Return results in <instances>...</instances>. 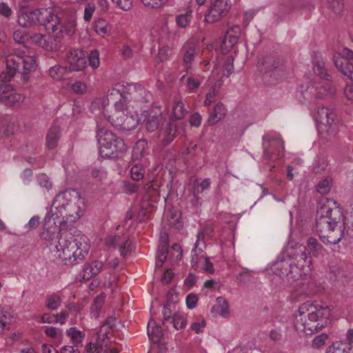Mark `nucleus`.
<instances>
[{
	"instance_id": "864d4df0",
	"label": "nucleus",
	"mask_w": 353,
	"mask_h": 353,
	"mask_svg": "<svg viewBox=\"0 0 353 353\" xmlns=\"http://www.w3.org/2000/svg\"><path fill=\"white\" fill-rule=\"evenodd\" d=\"M72 91L77 94H83L87 90V85L81 81H77L70 86Z\"/></svg>"
},
{
	"instance_id": "a19ab883",
	"label": "nucleus",
	"mask_w": 353,
	"mask_h": 353,
	"mask_svg": "<svg viewBox=\"0 0 353 353\" xmlns=\"http://www.w3.org/2000/svg\"><path fill=\"white\" fill-rule=\"evenodd\" d=\"M169 323H172L176 330H182L186 326L187 321L182 316L174 313Z\"/></svg>"
},
{
	"instance_id": "7c9ffc66",
	"label": "nucleus",
	"mask_w": 353,
	"mask_h": 353,
	"mask_svg": "<svg viewBox=\"0 0 353 353\" xmlns=\"http://www.w3.org/2000/svg\"><path fill=\"white\" fill-rule=\"evenodd\" d=\"M201 243L196 241L194 247L192 250L191 265L195 270L199 268V263L202 257L201 254L203 252V247H199ZM201 245H203L201 244Z\"/></svg>"
},
{
	"instance_id": "a211bd4d",
	"label": "nucleus",
	"mask_w": 353,
	"mask_h": 353,
	"mask_svg": "<svg viewBox=\"0 0 353 353\" xmlns=\"http://www.w3.org/2000/svg\"><path fill=\"white\" fill-rule=\"evenodd\" d=\"M141 118L144 119L147 130L154 132L161 122L162 114H157V112H141Z\"/></svg>"
},
{
	"instance_id": "338daca9",
	"label": "nucleus",
	"mask_w": 353,
	"mask_h": 353,
	"mask_svg": "<svg viewBox=\"0 0 353 353\" xmlns=\"http://www.w3.org/2000/svg\"><path fill=\"white\" fill-rule=\"evenodd\" d=\"M201 83L198 79L189 77L186 81V86L190 90H195L200 85Z\"/></svg>"
},
{
	"instance_id": "aec40b11",
	"label": "nucleus",
	"mask_w": 353,
	"mask_h": 353,
	"mask_svg": "<svg viewBox=\"0 0 353 353\" xmlns=\"http://www.w3.org/2000/svg\"><path fill=\"white\" fill-rule=\"evenodd\" d=\"M334 62L336 67L348 79L353 81V65L349 64L348 60L343 56H334Z\"/></svg>"
},
{
	"instance_id": "6e6552de",
	"label": "nucleus",
	"mask_w": 353,
	"mask_h": 353,
	"mask_svg": "<svg viewBox=\"0 0 353 353\" xmlns=\"http://www.w3.org/2000/svg\"><path fill=\"white\" fill-rule=\"evenodd\" d=\"M262 64L266 70L263 74V80L268 85L276 84L290 74V68L287 67L283 59L267 57Z\"/></svg>"
},
{
	"instance_id": "49530a36",
	"label": "nucleus",
	"mask_w": 353,
	"mask_h": 353,
	"mask_svg": "<svg viewBox=\"0 0 353 353\" xmlns=\"http://www.w3.org/2000/svg\"><path fill=\"white\" fill-rule=\"evenodd\" d=\"M28 34L24 30L19 29L14 32L13 39L18 43H24L29 39Z\"/></svg>"
},
{
	"instance_id": "5fc2aeb1",
	"label": "nucleus",
	"mask_w": 353,
	"mask_h": 353,
	"mask_svg": "<svg viewBox=\"0 0 353 353\" xmlns=\"http://www.w3.org/2000/svg\"><path fill=\"white\" fill-rule=\"evenodd\" d=\"M138 97L139 103H150L152 101V95L150 92H146L145 90L139 86V90L138 93Z\"/></svg>"
},
{
	"instance_id": "09e8293b",
	"label": "nucleus",
	"mask_w": 353,
	"mask_h": 353,
	"mask_svg": "<svg viewBox=\"0 0 353 353\" xmlns=\"http://www.w3.org/2000/svg\"><path fill=\"white\" fill-rule=\"evenodd\" d=\"M96 32L101 36H104L108 32L107 22L103 19H98L94 24Z\"/></svg>"
},
{
	"instance_id": "f704fd0d",
	"label": "nucleus",
	"mask_w": 353,
	"mask_h": 353,
	"mask_svg": "<svg viewBox=\"0 0 353 353\" xmlns=\"http://www.w3.org/2000/svg\"><path fill=\"white\" fill-rule=\"evenodd\" d=\"M214 229L213 227L211 225H207L204 226L202 231H200L197 233L196 237V242H199V243L203 245V247L205 248V242L204 239L205 236H208L209 238L212 237L213 235Z\"/></svg>"
},
{
	"instance_id": "c85d7f7f",
	"label": "nucleus",
	"mask_w": 353,
	"mask_h": 353,
	"mask_svg": "<svg viewBox=\"0 0 353 353\" xmlns=\"http://www.w3.org/2000/svg\"><path fill=\"white\" fill-rule=\"evenodd\" d=\"M148 143L145 140H139L132 150V158L134 160L141 159L145 154Z\"/></svg>"
},
{
	"instance_id": "bf43d9fd",
	"label": "nucleus",
	"mask_w": 353,
	"mask_h": 353,
	"mask_svg": "<svg viewBox=\"0 0 353 353\" xmlns=\"http://www.w3.org/2000/svg\"><path fill=\"white\" fill-rule=\"evenodd\" d=\"M211 184L210 179H205L201 183H198L194 188V191L197 193H202L204 190H208Z\"/></svg>"
},
{
	"instance_id": "69168bd1",
	"label": "nucleus",
	"mask_w": 353,
	"mask_h": 353,
	"mask_svg": "<svg viewBox=\"0 0 353 353\" xmlns=\"http://www.w3.org/2000/svg\"><path fill=\"white\" fill-rule=\"evenodd\" d=\"M198 302V296L194 294H189L186 296V305L188 309H193Z\"/></svg>"
},
{
	"instance_id": "3c124183",
	"label": "nucleus",
	"mask_w": 353,
	"mask_h": 353,
	"mask_svg": "<svg viewBox=\"0 0 353 353\" xmlns=\"http://www.w3.org/2000/svg\"><path fill=\"white\" fill-rule=\"evenodd\" d=\"M89 65L94 69L99 66V53L97 50H92L88 57Z\"/></svg>"
},
{
	"instance_id": "473e14b6",
	"label": "nucleus",
	"mask_w": 353,
	"mask_h": 353,
	"mask_svg": "<svg viewBox=\"0 0 353 353\" xmlns=\"http://www.w3.org/2000/svg\"><path fill=\"white\" fill-rule=\"evenodd\" d=\"M61 298L59 293H53L46 298V306L51 310H56L61 305Z\"/></svg>"
},
{
	"instance_id": "b1692460",
	"label": "nucleus",
	"mask_w": 353,
	"mask_h": 353,
	"mask_svg": "<svg viewBox=\"0 0 353 353\" xmlns=\"http://www.w3.org/2000/svg\"><path fill=\"white\" fill-rule=\"evenodd\" d=\"M148 335L150 339L154 343H159L163 336V330L161 325L151 319L148 323Z\"/></svg>"
},
{
	"instance_id": "bb28decb",
	"label": "nucleus",
	"mask_w": 353,
	"mask_h": 353,
	"mask_svg": "<svg viewBox=\"0 0 353 353\" xmlns=\"http://www.w3.org/2000/svg\"><path fill=\"white\" fill-rule=\"evenodd\" d=\"M231 34L226 33L221 41V49L223 53H226L231 50L239 40L236 36H232Z\"/></svg>"
},
{
	"instance_id": "ea45409f",
	"label": "nucleus",
	"mask_w": 353,
	"mask_h": 353,
	"mask_svg": "<svg viewBox=\"0 0 353 353\" xmlns=\"http://www.w3.org/2000/svg\"><path fill=\"white\" fill-rule=\"evenodd\" d=\"M145 173L144 168L140 164H136L131 168V177L134 181H139L143 178Z\"/></svg>"
},
{
	"instance_id": "37998d69",
	"label": "nucleus",
	"mask_w": 353,
	"mask_h": 353,
	"mask_svg": "<svg viewBox=\"0 0 353 353\" xmlns=\"http://www.w3.org/2000/svg\"><path fill=\"white\" fill-rule=\"evenodd\" d=\"M168 248L163 247H158L157 254V267H161L163 263L166 261L168 256Z\"/></svg>"
},
{
	"instance_id": "79ce46f5",
	"label": "nucleus",
	"mask_w": 353,
	"mask_h": 353,
	"mask_svg": "<svg viewBox=\"0 0 353 353\" xmlns=\"http://www.w3.org/2000/svg\"><path fill=\"white\" fill-rule=\"evenodd\" d=\"M234 57L232 56H228L226 57L223 65V75L225 77H229L234 71Z\"/></svg>"
},
{
	"instance_id": "412c9836",
	"label": "nucleus",
	"mask_w": 353,
	"mask_h": 353,
	"mask_svg": "<svg viewBox=\"0 0 353 353\" xmlns=\"http://www.w3.org/2000/svg\"><path fill=\"white\" fill-rule=\"evenodd\" d=\"M19 58L21 60V62L17 64L18 70L22 66L21 78L24 82H27L30 79V73L35 68V61L30 57L26 58L19 57Z\"/></svg>"
},
{
	"instance_id": "f257e3e1",
	"label": "nucleus",
	"mask_w": 353,
	"mask_h": 353,
	"mask_svg": "<svg viewBox=\"0 0 353 353\" xmlns=\"http://www.w3.org/2000/svg\"><path fill=\"white\" fill-rule=\"evenodd\" d=\"M55 216L51 211L44 219V225L41 236L54 245L58 257L65 265H74L82 262L90 250L87 237L79 232L72 233L70 231L59 230L56 225Z\"/></svg>"
},
{
	"instance_id": "cd10ccee",
	"label": "nucleus",
	"mask_w": 353,
	"mask_h": 353,
	"mask_svg": "<svg viewBox=\"0 0 353 353\" xmlns=\"http://www.w3.org/2000/svg\"><path fill=\"white\" fill-rule=\"evenodd\" d=\"M105 295L103 293L99 294L94 300L90 306V314L95 319L99 317L101 308L103 305Z\"/></svg>"
},
{
	"instance_id": "4be33fe9",
	"label": "nucleus",
	"mask_w": 353,
	"mask_h": 353,
	"mask_svg": "<svg viewBox=\"0 0 353 353\" xmlns=\"http://www.w3.org/2000/svg\"><path fill=\"white\" fill-rule=\"evenodd\" d=\"M141 121L137 112H126L121 130L130 131L136 128Z\"/></svg>"
},
{
	"instance_id": "4d7b16f0",
	"label": "nucleus",
	"mask_w": 353,
	"mask_h": 353,
	"mask_svg": "<svg viewBox=\"0 0 353 353\" xmlns=\"http://www.w3.org/2000/svg\"><path fill=\"white\" fill-rule=\"evenodd\" d=\"M112 1L117 8L125 11L129 10L132 5L131 0H112Z\"/></svg>"
},
{
	"instance_id": "f3484780",
	"label": "nucleus",
	"mask_w": 353,
	"mask_h": 353,
	"mask_svg": "<svg viewBox=\"0 0 353 353\" xmlns=\"http://www.w3.org/2000/svg\"><path fill=\"white\" fill-rule=\"evenodd\" d=\"M196 44L194 42L190 41L185 42L181 48V55L187 72L192 67V63L196 54Z\"/></svg>"
},
{
	"instance_id": "e2e57ef3",
	"label": "nucleus",
	"mask_w": 353,
	"mask_h": 353,
	"mask_svg": "<svg viewBox=\"0 0 353 353\" xmlns=\"http://www.w3.org/2000/svg\"><path fill=\"white\" fill-rule=\"evenodd\" d=\"M327 339V335L326 334H321L316 336L313 341L312 346L315 348H319L324 345L325 341Z\"/></svg>"
},
{
	"instance_id": "6e6d98bb",
	"label": "nucleus",
	"mask_w": 353,
	"mask_h": 353,
	"mask_svg": "<svg viewBox=\"0 0 353 353\" xmlns=\"http://www.w3.org/2000/svg\"><path fill=\"white\" fill-rule=\"evenodd\" d=\"M190 21V15L188 13L178 15L176 17V22L177 25L181 28L186 27Z\"/></svg>"
},
{
	"instance_id": "58836bf2",
	"label": "nucleus",
	"mask_w": 353,
	"mask_h": 353,
	"mask_svg": "<svg viewBox=\"0 0 353 353\" xmlns=\"http://www.w3.org/2000/svg\"><path fill=\"white\" fill-rule=\"evenodd\" d=\"M66 72L65 68L60 65H54L49 70L50 76L56 81H60L63 78L64 74Z\"/></svg>"
},
{
	"instance_id": "39448f33",
	"label": "nucleus",
	"mask_w": 353,
	"mask_h": 353,
	"mask_svg": "<svg viewBox=\"0 0 353 353\" xmlns=\"http://www.w3.org/2000/svg\"><path fill=\"white\" fill-rule=\"evenodd\" d=\"M18 23L21 27H31L34 26H44L46 29L52 32L61 28L59 24V18L46 8H37L28 10L26 8L20 9L18 16Z\"/></svg>"
},
{
	"instance_id": "423d86ee",
	"label": "nucleus",
	"mask_w": 353,
	"mask_h": 353,
	"mask_svg": "<svg viewBox=\"0 0 353 353\" xmlns=\"http://www.w3.org/2000/svg\"><path fill=\"white\" fill-rule=\"evenodd\" d=\"M97 137L99 144V154L102 158L114 159L127 150L121 138L105 128L97 130Z\"/></svg>"
},
{
	"instance_id": "9d476101",
	"label": "nucleus",
	"mask_w": 353,
	"mask_h": 353,
	"mask_svg": "<svg viewBox=\"0 0 353 353\" xmlns=\"http://www.w3.org/2000/svg\"><path fill=\"white\" fill-rule=\"evenodd\" d=\"M272 268L276 275L286 276L290 283L298 281L301 279V270L299 267L294 266L293 262L287 256L286 249L279 254Z\"/></svg>"
},
{
	"instance_id": "c03bdc74",
	"label": "nucleus",
	"mask_w": 353,
	"mask_h": 353,
	"mask_svg": "<svg viewBox=\"0 0 353 353\" xmlns=\"http://www.w3.org/2000/svg\"><path fill=\"white\" fill-rule=\"evenodd\" d=\"M216 305L219 310L221 316L225 317L229 312V307L227 301L222 296L216 298Z\"/></svg>"
},
{
	"instance_id": "774afa93",
	"label": "nucleus",
	"mask_w": 353,
	"mask_h": 353,
	"mask_svg": "<svg viewBox=\"0 0 353 353\" xmlns=\"http://www.w3.org/2000/svg\"><path fill=\"white\" fill-rule=\"evenodd\" d=\"M95 353H118V350L116 348H109L107 346L103 347L98 345H94Z\"/></svg>"
},
{
	"instance_id": "8fccbe9b",
	"label": "nucleus",
	"mask_w": 353,
	"mask_h": 353,
	"mask_svg": "<svg viewBox=\"0 0 353 353\" xmlns=\"http://www.w3.org/2000/svg\"><path fill=\"white\" fill-rule=\"evenodd\" d=\"M327 163L326 160L323 157H319L313 165V172L316 174L321 173L327 167Z\"/></svg>"
},
{
	"instance_id": "6ab92c4d",
	"label": "nucleus",
	"mask_w": 353,
	"mask_h": 353,
	"mask_svg": "<svg viewBox=\"0 0 353 353\" xmlns=\"http://www.w3.org/2000/svg\"><path fill=\"white\" fill-rule=\"evenodd\" d=\"M103 267L104 264L101 261H94L85 265L81 273L82 279L88 281L96 276L99 274Z\"/></svg>"
},
{
	"instance_id": "1a4fd4ad",
	"label": "nucleus",
	"mask_w": 353,
	"mask_h": 353,
	"mask_svg": "<svg viewBox=\"0 0 353 353\" xmlns=\"http://www.w3.org/2000/svg\"><path fill=\"white\" fill-rule=\"evenodd\" d=\"M286 253L288 257H290L293 262L294 266L299 267L301 279L305 280L310 277L312 270V262L310 253L307 252L306 248L302 245L289 247L286 248Z\"/></svg>"
},
{
	"instance_id": "a878e982",
	"label": "nucleus",
	"mask_w": 353,
	"mask_h": 353,
	"mask_svg": "<svg viewBox=\"0 0 353 353\" xmlns=\"http://www.w3.org/2000/svg\"><path fill=\"white\" fill-rule=\"evenodd\" d=\"M60 130L58 126H52L50 128L46 136V145L48 149H54L60 139Z\"/></svg>"
},
{
	"instance_id": "5701e85b",
	"label": "nucleus",
	"mask_w": 353,
	"mask_h": 353,
	"mask_svg": "<svg viewBox=\"0 0 353 353\" xmlns=\"http://www.w3.org/2000/svg\"><path fill=\"white\" fill-rule=\"evenodd\" d=\"M176 132V124L175 121L170 118L168 126L161 132V137H162V144L164 146L169 145L174 139Z\"/></svg>"
},
{
	"instance_id": "ddd939ff",
	"label": "nucleus",
	"mask_w": 353,
	"mask_h": 353,
	"mask_svg": "<svg viewBox=\"0 0 353 353\" xmlns=\"http://www.w3.org/2000/svg\"><path fill=\"white\" fill-rule=\"evenodd\" d=\"M267 139L268 143H264V157L270 161H274L281 158L284 155L283 141L279 135L274 138L268 139L264 136L263 140Z\"/></svg>"
},
{
	"instance_id": "e433bc0d",
	"label": "nucleus",
	"mask_w": 353,
	"mask_h": 353,
	"mask_svg": "<svg viewBox=\"0 0 353 353\" xmlns=\"http://www.w3.org/2000/svg\"><path fill=\"white\" fill-rule=\"evenodd\" d=\"M332 180L330 177H326L325 179L319 181L316 185V190L321 194H327L332 187Z\"/></svg>"
},
{
	"instance_id": "f03ea898",
	"label": "nucleus",
	"mask_w": 353,
	"mask_h": 353,
	"mask_svg": "<svg viewBox=\"0 0 353 353\" xmlns=\"http://www.w3.org/2000/svg\"><path fill=\"white\" fill-rule=\"evenodd\" d=\"M316 232L325 244L336 245L344 236L345 217L339 206L334 209L327 204L320 203L316 211Z\"/></svg>"
},
{
	"instance_id": "20e7f679",
	"label": "nucleus",
	"mask_w": 353,
	"mask_h": 353,
	"mask_svg": "<svg viewBox=\"0 0 353 353\" xmlns=\"http://www.w3.org/2000/svg\"><path fill=\"white\" fill-rule=\"evenodd\" d=\"M84 201L79 192L68 189L59 193L54 199L51 208L52 216L68 222H74L83 214Z\"/></svg>"
},
{
	"instance_id": "c756f323",
	"label": "nucleus",
	"mask_w": 353,
	"mask_h": 353,
	"mask_svg": "<svg viewBox=\"0 0 353 353\" xmlns=\"http://www.w3.org/2000/svg\"><path fill=\"white\" fill-rule=\"evenodd\" d=\"M12 317L8 310L0 307V334L3 333L6 330L9 328Z\"/></svg>"
},
{
	"instance_id": "680f3d73",
	"label": "nucleus",
	"mask_w": 353,
	"mask_h": 353,
	"mask_svg": "<svg viewBox=\"0 0 353 353\" xmlns=\"http://www.w3.org/2000/svg\"><path fill=\"white\" fill-rule=\"evenodd\" d=\"M168 217L170 218L171 225H174L176 228L181 226V223L179 221L180 216H178V212L176 210H170Z\"/></svg>"
},
{
	"instance_id": "0eeeda50",
	"label": "nucleus",
	"mask_w": 353,
	"mask_h": 353,
	"mask_svg": "<svg viewBox=\"0 0 353 353\" xmlns=\"http://www.w3.org/2000/svg\"><path fill=\"white\" fill-rule=\"evenodd\" d=\"M139 87L128 83L119 85L118 88H112L108 91V100L111 101L116 110H126L132 101H139Z\"/></svg>"
},
{
	"instance_id": "9b49d317",
	"label": "nucleus",
	"mask_w": 353,
	"mask_h": 353,
	"mask_svg": "<svg viewBox=\"0 0 353 353\" xmlns=\"http://www.w3.org/2000/svg\"><path fill=\"white\" fill-rule=\"evenodd\" d=\"M335 92V88L327 83L324 85H311L306 88L301 85L297 97L301 103H311L314 99H321L327 95H334Z\"/></svg>"
},
{
	"instance_id": "72a5a7b5",
	"label": "nucleus",
	"mask_w": 353,
	"mask_h": 353,
	"mask_svg": "<svg viewBox=\"0 0 353 353\" xmlns=\"http://www.w3.org/2000/svg\"><path fill=\"white\" fill-rule=\"evenodd\" d=\"M307 246L314 256H318L321 254L324 250L323 247L320 244L318 241L314 237H310L307 239Z\"/></svg>"
},
{
	"instance_id": "7ed1b4c3",
	"label": "nucleus",
	"mask_w": 353,
	"mask_h": 353,
	"mask_svg": "<svg viewBox=\"0 0 353 353\" xmlns=\"http://www.w3.org/2000/svg\"><path fill=\"white\" fill-rule=\"evenodd\" d=\"M295 318L294 328L299 334L310 335L327 325L331 315L327 306L305 303Z\"/></svg>"
},
{
	"instance_id": "13d9d810",
	"label": "nucleus",
	"mask_w": 353,
	"mask_h": 353,
	"mask_svg": "<svg viewBox=\"0 0 353 353\" xmlns=\"http://www.w3.org/2000/svg\"><path fill=\"white\" fill-rule=\"evenodd\" d=\"M225 116L224 112H211L208 118V123L210 125L216 124L219 120Z\"/></svg>"
},
{
	"instance_id": "0e129e2a",
	"label": "nucleus",
	"mask_w": 353,
	"mask_h": 353,
	"mask_svg": "<svg viewBox=\"0 0 353 353\" xmlns=\"http://www.w3.org/2000/svg\"><path fill=\"white\" fill-rule=\"evenodd\" d=\"M45 334L51 338H58L61 336V330L54 327H46L45 329Z\"/></svg>"
},
{
	"instance_id": "f8f14e48",
	"label": "nucleus",
	"mask_w": 353,
	"mask_h": 353,
	"mask_svg": "<svg viewBox=\"0 0 353 353\" xmlns=\"http://www.w3.org/2000/svg\"><path fill=\"white\" fill-rule=\"evenodd\" d=\"M210 6L205 15V20L208 23L220 21L228 13L231 8L230 0H210Z\"/></svg>"
},
{
	"instance_id": "dca6fc26",
	"label": "nucleus",
	"mask_w": 353,
	"mask_h": 353,
	"mask_svg": "<svg viewBox=\"0 0 353 353\" xmlns=\"http://www.w3.org/2000/svg\"><path fill=\"white\" fill-rule=\"evenodd\" d=\"M21 62L19 56L10 55L6 59V68L0 74L1 82L10 81L18 71L17 64Z\"/></svg>"
},
{
	"instance_id": "603ef678",
	"label": "nucleus",
	"mask_w": 353,
	"mask_h": 353,
	"mask_svg": "<svg viewBox=\"0 0 353 353\" xmlns=\"http://www.w3.org/2000/svg\"><path fill=\"white\" fill-rule=\"evenodd\" d=\"M119 252L123 256L128 255L132 252V242L128 239L118 245Z\"/></svg>"
},
{
	"instance_id": "de8ad7c7",
	"label": "nucleus",
	"mask_w": 353,
	"mask_h": 353,
	"mask_svg": "<svg viewBox=\"0 0 353 353\" xmlns=\"http://www.w3.org/2000/svg\"><path fill=\"white\" fill-rule=\"evenodd\" d=\"M50 39L51 40V47L50 46L51 51H58L61 49L63 45L61 43V33L57 34L53 37H50Z\"/></svg>"
},
{
	"instance_id": "a18cd8bd",
	"label": "nucleus",
	"mask_w": 353,
	"mask_h": 353,
	"mask_svg": "<svg viewBox=\"0 0 353 353\" xmlns=\"http://www.w3.org/2000/svg\"><path fill=\"white\" fill-rule=\"evenodd\" d=\"M67 334L71 337L73 343L75 344L81 343L83 338L82 332L77 330L75 327H70L68 331Z\"/></svg>"
},
{
	"instance_id": "393cba45",
	"label": "nucleus",
	"mask_w": 353,
	"mask_h": 353,
	"mask_svg": "<svg viewBox=\"0 0 353 353\" xmlns=\"http://www.w3.org/2000/svg\"><path fill=\"white\" fill-rule=\"evenodd\" d=\"M24 97L18 93L3 95L0 97V103L10 108H18L21 103L23 101Z\"/></svg>"
},
{
	"instance_id": "c9c22d12",
	"label": "nucleus",
	"mask_w": 353,
	"mask_h": 353,
	"mask_svg": "<svg viewBox=\"0 0 353 353\" xmlns=\"http://www.w3.org/2000/svg\"><path fill=\"white\" fill-rule=\"evenodd\" d=\"M172 307H174V305L170 301H167V303L163 305L162 310V314L163 316L162 319V324L165 327H168V323L172 321L173 316V315H172Z\"/></svg>"
},
{
	"instance_id": "4468645a",
	"label": "nucleus",
	"mask_w": 353,
	"mask_h": 353,
	"mask_svg": "<svg viewBox=\"0 0 353 353\" xmlns=\"http://www.w3.org/2000/svg\"><path fill=\"white\" fill-rule=\"evenodd\" d=\"M313 117L320 134L331 132V125L336 117L334 112H314Z\"/></svg>"
},
{
	"instance_id": "2eb2a0df",
	"label": "nucleus",
	"mask_w": 353,
	"mask_h": 353,
	"mask_svg": "<svg viewBox=\"0 0 353 353\" xmlns=\"http://www.w3.org/2000/svg\"><path fill=\"white\" fill-rule=\"evenodd\" d=\"M67 60L72 70L81 71L85 68L86 58L82 50L70 51L67 55Z\"/></svg>"
},
{
	"instance_id": "052dcab7",
	"label": "nucleus",
	"mask_w": 353,
	"mask_h": 353,
	"mask_svg": "<svg viewBox=\"0 0 353 353\" xmlns=\"http://www.w3.org/2000/svg\"><path fill=\"white\" fill-rule=\"evenodd\" d=\"M95 10V6L93 3H88L84 9L83 19L85 21L89 22L91 20L92 14Z\"/></svg>"
},
{
	"instance_id": "2f4dec72",
	"label": "nucleus",
	"mask_w": 353,
	"mask_h": 353,
	"mask_svg": "<svg viewBox=\"0 0 353 353\" xmlns=\"http://www.w3.org/2000/svg\"><path fill=\"white\" fill-rule=\"evenodd\" d=\"M314 71L316 75L321 78L329 79L330 75L327 74V70L325 68V63L319 59L318 57H315L313 61Z\"/></svg>"
},
{
	"instance_id": "4c0bfd02",
	"label": "nucleus",
	"mask_w": 353,
	"mask_h": 353,
	"mask_svg": "<svg viewBox=\"0 0 353 353\" xmlns=\"http://www.w3.org/2000/svg\"><path fill=\"white\" fill-rule=\"evenodd\" d=\"M111 101L108 100V94L105 97L95 99L91 103L92 110H100L105 109Z\"/></svg>"
}]
</instances>
